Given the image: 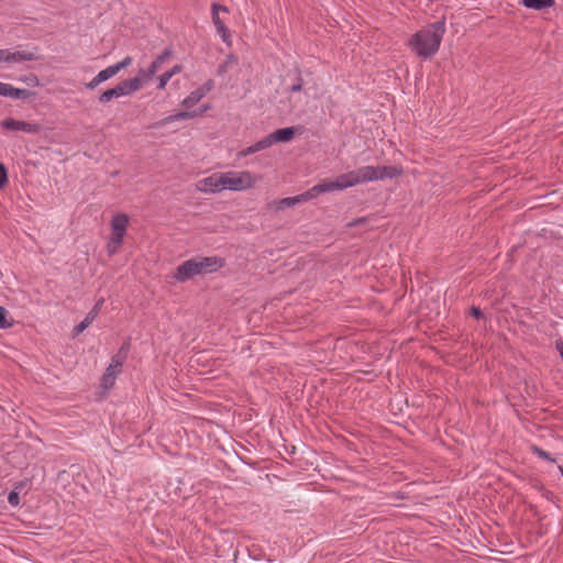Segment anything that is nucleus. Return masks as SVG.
<instances>
[{
  "label": "nucleus",
  "instance_id": "nucleus-1",
  "mask_svg": "<svg viewBox=\"0 0 563 563\" xmlns=\"http://www.w3.org/2000/svg\"><path fill=\"white\" fill-rule=\"evenodd\" d=\"M387 176V166H363L356 170H352L338 176L334 180L324 179L307 190L309 200L316 198L320 194L334 190H343L357 184L371 181L374 179H383Z\"/></svg>",
  "mask_w": 563,
  "mask_h": 563
},
{
  "label": "nucleus",
  "instance_id": "nucleus-2",
  "mask_svg": "<svg viewBox=\"0 0 563 563\" xmlns=\"http://www.w3.org/2000/svg\"><path fill=\"white\" fill-rule=\"evenodd\" d=\"M444 33V21H437L426 29L417 32L412 36L410 45L418 56L429 58L439 51Z\"/></svg>",
  "mask_w": 563,
  "mask_h": 563
},
{
  "label": "nucleus",
  "instance_id": "nucleus-3",
  "mask_svg": "<svg viewBox=\"0 0 563 563\" xmlns=\"http://www.w3.org/2000/svg\"><path fill=\"white\" fill-rule=\"evenodd\" d=\"M225 258L219 256H197L181 263L174 274V278L184 283L197 275L211 274L224 267Z\"/></svg>",
  "mask_w": 563,
  "mask_h": 563
},
{
  "label": "nucleus",
  "instance_id": "nucleus-4",
  "mask_svg": "<svg viewBox=\"0 0 563 563\" xmlns=\"http://www.w3.org/2000/svg\"><path fill=\"white\" fill-rule=\"evenodd\" d=\"M221 179L222 189L240 191L253 186V178L250 172L221 173Z\"/></svg>",
  "mask_w": 563,
  "mask_h": 563
},
{
  "label": "nucleus",
  "instance_id": "nucleus-5",
  "mask_svg": "<svg viewBox=\"0 0 563 563\" xmlns=\"http://www.w3.org/2000/svg\"><path fill=\"white\" fill-rule=\"evenodd\" d=\"M38 47L34 46L32 49L27 51H14L4 49L3 62L13 64V63H24V62H33L40 59L37 54Z\"/></svg>",
  "mask_w": 563,
  "mask_h": 563
},
{
  "label": "nucleus",
  "instance_id": "nucleus-6",
  "mask_svg": "<svg viewBox=\"0 0 563 563\" xmlns=\"http://www.w3.org/2000/svg\"><path fill=\"white\" fill-rule=\"evenodd\" d=\"M0 125L9 131H23L26 133L35 134L41 131V126L37 123H30L26 121L15 120L13 118L4 119Z\"/></svg>",
  "mask_w": 563,
  "mask_h": 563
},
{
  "label": "nucleus",
  "instance_id": "nucleus-7",
  "mask_svg": "<svg viewBox=\"0 0 563 563\" xmlns=\"http://www.w3.org/2000/svg\"><path fill=\"white\" fill-rule=\"evenodd\" d=\"M211 11H212V22H213L218 33L221 35L222 41L228 43L231 34H230L229 29L225 26V24L219 16V11L228 12L229 11L228 8L224 5L218 4V3H212Z\"/></svg>",
  "mask_w": 563,
  "mask_h": 563
},
{
  "label": "nucleus",
  "instance_id": "nucleus-8",
  "mask_svg": "<svg viewBox=\"0 0 563 563\" xmlns=\"http://www.w3.org/2000/svg\"><path fill=\"white\" fill-rule=\"evenodd\" d=\"M221 173L212 174L197 184V189L202 192H220L222 191Z\"/></svg>",
  "mask_w": 563,
  "mask_h": 563
},
{
  "label": "nucleus",
  "instance_id": "nucleus-9",
  "mask_svg": "<svg viewBox=\"0 0 563 563\" xmlns=\"http://www.w3.org/2000/svg\"><path fill=\"white\" fill-rule=\"evenodd\" d=\"M104 302V299L103 298H100L96 303L95 306L91 308V310L87 313V316L85 317V319L78 323L74 329H73V335L76 336V335H79L81 332H84V330H86L93 321L95 319L98 317L99 314V311L102 307Z\"/></svg>",
  "mask_w": 563,
  "mask_h": 563
},
{
  "label": "nucleus",
  "instance_id": "nucleus-10",
  "mask_svg": "<svg viewBox=\"0 0 563 563\" xmlns=\"http://www.w3.org/2000/svg\"><path fill=\"white\" fill-rule=\"evenodd\" d=\"M308 200H309V197L307 196V191H305L303 194H300L295 197H287V198L276 200V201L272 202L269 205V207L273 208L275 211H280L286 208H291V207L296 206L297 203H301V202H305Z\"/></svg>",
  "mask_w": 563,
  "mask_h": 563
},
{
  "label": "nucleus",
  "instance_id": "nucleus-11",
  "mask_svg": "<svg viewBox=\"0 0 563 563\" xmlns=\"http://www.w3.org/2000/svg\"><path fill=\"white\" fill-rule=\"evenodd\" d=\"M118 97L133 93L141 89V81L137 78H129L120 81L113 87Z\"/></svg>",
  "mask_w": 563,
  "mask_h": 563
},
{
  "label": "nucleus",
  "instance_id": "nucleus-12",
  "mask_svg": "<svg viewBox=\"0 0 563 563\" xmlns=\"http://www.w3.org/2000/svg\"><path fill=\"white\" fill-rule=\"evenodd\" d=\"M121 368L112 367V364H109L101 377L100 387L104 391L110 390L114 386L117 376L121 373Z\"/></svg>",
  "mask_w": 563,
  "mask_h": 563
},
{
  "label": "nucleus",
  "instance_id": "nucleus-13",
  "mask_svg": "<svg viewBox=\"0 0 563 563\" xmlns=\"http://www.w3.org/2000/svg\"><path fill=\"white\" fill-rule=\"evenodd\" d=\"M302 130V126H288L274 131L272 133L275 143L289 142L294 139L297 131Z\"/></svg>",
  "mask_w": 563,
  "mask_h": 563
},
{
  "label": "nucleus",
  "instance_id": "nucleus-14",
  "mask_svg": "<svg viewBox=\"0 0 563 563\" xmlns=\"http://www.w3.org/2000/svg\"><path fill=\"white\" fill-rule=\"evenodd\" d=\"M129 217L125 213H117L111 220V232L126 234Z\"/></svg>",
  "mask_w": 563,
  "mask_h": 563
},
{
  "label": "nucleus",
  "instance_id": "nucleus-15",
  "mask_svg": "<svg viewBox=\"0 0 563 563\" xmlns=\"http://www.w3.org/2000/svg\"><path fill=\"white\" fill-rule=\"evenodd\" d=\"M207 93L208 88H197L183 100V106L186 108H191L198 103Z\"/></svg>",
  "mask_w": 563,
  "mask_h": 563
},
{
  "label": "nucleus",
  "instance_id": "nucleus-16",
  "mask_svg": "<svg viewBox=\"0 0 563 563\" xmlns=\"http://www.w3.org/2000/svg\"><path fill=\"white\" fill-rule=\"evenodd\" d=\"M520 4L533 10H544L555 5V0H521Z\"/></svg>",
  "mask_w": 563,
  "mask_h": 563
},
{
  "label": "nucleus",
  "instance_id": "nucleus-17",
  "mask_svg": "<svg viewBox=\"0 0 563 563\" xmlns=\"http://www.w3.org/2000/svg\"><path fill=\"white\" fill-rule=\"evenodd\" d=\"M124 236V234L111 232V236L107 244V251L110 255H113L118 252L123 243Z\"/></svg>",
  "mask_w": 563,
  "mask_h": 563
},
{
  "label": "nucleus",
  "instance_id": "nucleus-18",
  "mask_svg": "<svg viewBox=\"0 0 563 563\" xmlns=\"http://www.w3.org/2000/svg\"><path fill=\"white\" fill-rule=\"evenodd\" d=\"M112 77L111 73H109L108 67L103 70L99 71L97 76H95L88 84H86V88L89 90H93L101 82L110 79Z\"/></svg>",
  "mask_w": 563,
  "mask_h": 563
},
{
  "label": "nucleus",
  "instance_id": "nucleus-19",
  "mask_svg": "<svg viewBox=\"0 0 563 563\" xmlns=\"http://www.w3.org/2000/svg\"><path fill=\"white\" fill-rule=\"evenodd\" d=\"M35 96H36L35 91L15 88L13 86H10L9 92L7 95V97H10L13 99H29V98H33Z\"/></svg>",
  "mask_w": 563,
  "mask_h": 563
},
{
  "label": "nucleus",
  "instance_id": "nucleus-20",
  "mask_svg": "<svg viewBox=\"0 0 563 563\" xmlns=\"http://www.w3.org/2000/svg\"><path fill=\"white\" fill-rule=\"evenodd\" d=\"M238 64V57L234 54H229L225 60L218 66L217 74L219 76L224 75L229 68Z\"/></svg>",
  "mask_w": 563,
  "mask_h": 563
},
{
  "label": "nucleus",
  "instance_id": "nucleus-21",
  "mask_svg": "<svg viewBox=\"0 0 563 563\" xmlns=\"http://www.w3.org/2000/svg\"><path fill=\"white\" fill-rule=\"evenodd\" d=\"M197 113L195 111H180L175 114H170L163 120L164 123L174 122L178 120H187L196 117Z\"/></svg>",
  "mask_w": 563,
  "mask_h": 563
},
{
  "label": "nucleus",
  "instance_id": "nucleus-22",
  "mask_svg": "<svg viewBox=\"0 0 563 563\" xmlns=\"http://www.w3.org/2000/svg\"><path fill=\"white\" fill-rule=\"evenodd\" d=\"M531 451H532L533 454H536L538 457H540L542 460H545V461H549V462H552V463L555 462V459H553L550 455V453H548L543 449L539 448L538 445H532L531 446Z\"/></svg>",
  "mask_w": 563,
  "mask_h": 563
},
{
  "label": "nucleus",
  "instance_id": "nucleus-23",
  "mask_svg": "<svg viewBox=\"0 0 563 563\" xmlns=\"http://www.w3.org/2000/svg\"><path fill=\"white\" fill-rule=\"evenodd\" d=\"M113 98H119V97L117 96L115 90L113 88H110L99 96L98 101L100 103H108Z\"/></svg>",
  "mask_w": 563,
  "mask_h": 563
},
{
  "label": "nucleus",
  "instance_id": "nucleus-24",
  "mask_svg": "<svg viewBox=\"0 0 563 563\" xmlns=\"http://www.w3.org/2000/svg\"><path fill=\"white\" fill-rule=\"evenodd\" d=\"M126 358H128V356L125 354L117 352V354H114L112 356L110 364H112V367L122 369V366H123L124 362L126 361Z\"/></svg>",
  "mask_w": 563,
  "mask_h": 563
},
{
  "label": "nucleus",
  "instance_id": "nucleus-25",
  "mask_svg": "<svg viewBox=\"0 0 563 563\" xmlns=\"http://www.w3.org/2000/svg\"><path fill=\"white\" fill-rule=\"evenodd\" d=\"M275 142L273 141L272 133L266 137L257 141L255 143V147H257L258 152L265 148L271 147Z\"/></svg>",
  "mask_w": 563,
  "mask_h": 563
},
{
  "label": "nucleus",
  "instance_id": "nucleus-26",
  "mask_svg": "<svg viewBox=\"0 0 563 563\" xmlns=\"http://www.w3.org/2000/svg\"><path fill=\"white\" fill-rule=\"evenodd\" d=\"M19 80L23 81L24 84H26L30 87H37L40 85L38 77L34 74H29L26 76H22V77H20Z\"/></svg>",
  "mask_w": 563,
  "mask_h": 563
},
{
  "label": "nucleus",
  "instance_id": "nucleus-27",
  "mask_svg": "<svg viewBox=\"0 0 563 563\" xmlns=\"http://www.w3.org/2000/svg\"><path fill=\"white\" fill-rule=\"evenodd\" d=\"M297 74H298V77H297V81L296 84L291 85L289 87V91L290 92H299L302 90V87H303V80L301 78V71L300 69L297 68Z\"/></svg>",
  "mask_w": 563,
  "mask_h": 563
},
{
  "label": "nucleus",
  "instance_id": "nucleus-28",
  "mask_svg": "<svg viewBox=\"0 0 563 563\" xmlns=\"http://www.w3.org/2000/svg\"><path fill=\"white\" fill-rule=\"evenodd\" d=\"M8 181V169L4 164L0 163V189H2Z\"/></svg>",
  "mask_w": 563,
  "mask_h": 563
},
{
  "label": "nucleus",
  "instance_id": "nucleus-29",
  "mask_svg": "<svg viewBox=\"0 0 563 563\" xmlns=\"http://www.w3.org/2000/svg\"><path fill=\"white\" fill-rule=\"evenodd\" d=\"M173 52L169 47L165 48L164 52L155 58V62L162 66V64L172 56Z\"/></svg>",
  "mask_w": 563,
  "mask_h": 563
},
{
  "label": "nucleus",
  "instance_id": "nucleus-30",
  "mask_svg": "<svg viewBox=\"0 0 563 563\" xmlns=\"http://www.w3.org/2000/svg\"><path fill=\"white\" fill-rule=\"evenodd\" d=\"M170 75L165 71L164 74H162L159 77H158V86L157 88L158 89H165L167 82L170 80Z\"/></svg>",
  "mask_w": 563,
  "mask_h": 563
},
{
  "label": "nucleus",
  "instance_id": "nucleus-31",
  "mask_svg": "<svg viewBox=\"0 0 563 563\" xmlns=\"http://www.w3.org/2000/svg\"><path fill=\"white\" fill-rule=\"evenodd\" d=\"M161 68V65L155 62V59L151 63L148 68L146 69V76L152 77L157 73V70Z\"/></svg>",
  "mask_w": 563,
  "mask_h": 563
},
{
  "label": "nucleus",
  "instance_id": "nucleus-32",
  "mask_svg": "<svg viewBox=\"0 0 563 563\" xmlns=\"http://www.w3.org/2000/svg\"><path fill=\"white\" fill-rule=\"evenodd\" d=\"M134 78L140 79L141 87L143 86V84H145L152 79V77L146 76V69H144V68L139 69L137 75Z\"/></svg>",
  "mask_w": 563,
  "mask_h": 563
},
{
  "label": "nucleus",
  "instance_id": "nucleus-33",
  "mask_svg": "<svg viewBox=\"0 0 563 563\" xmlns=\"http://www.w3.org/2000/svg\"><path fill=\"white\" fill-rule=\"evenodd\" d=\"M5 316L7 310L0 306V329H5L10 327V323L7 322Z\"/></svg>",
  "mask_w": 563,
  "mask_h": 563
},
{
  "label": "nucleus",
  "instance_id": "nucleus-34",
  "mask_svg": "<svg viewBox=\"0 0 563 563\" xmlns=\"http://www.w3.org/2000/svg\"><path fill=\"white\" fill-rule=\"evenodd\" d=\"M8 501L11 506H18L20 503V496L16 492H10L8 495Z\"/></svg>",
  "mask_w": 563,
  "mask_h": 563
},
{
  "label": "nucleus",
  "instance_id": "nucleus-35",
  "mask_svg": "<svg viewBox=\"0 0 563 563\" xmlns=\"http://www.w3.org/2000/svg\"><path fill=\"white\" fill-rule=\"evenodd\" d=\"M404 498H405V495L400 490L394 492V493L389 494V500L393 499V500L397 501V500H400V499H404ZM389 505L399 506V504H397V503L393 504L390 501H389Z\"/></svg>",
  "mask_w": 563,
  "mask_h": 563
},
{
  "label": "nucleus",
  "instance_id": "nucleus-36",
  "mask_svg": "<svg viewBox=\"0 0 563 563\" xmlns=\"http://www.w3.org/2000/svg\"><path fill=\"white\" fill-rule=\"evenodd\" d=\"M470 314L476 319H483L484 318V313L482 312V310L476 307V306H472L471 309H470Z\"/></svg>",
  "mask_w": 563,
  "mask_h": 563
},
{
  "label": "nucleus",
  "instance_id": "nucleus-37",
  "mask_svg": "<svg viewBox=\"0 0 563 563\" xmlns=\"http://www.w3.org/2000/svg\"><path fill=\"white\" fill-rule=\"evenodd\" d=\"M258 152L257 147H255V143L246 148H244L243 151L240 152V156L244 157V156H247V155H251V154H254Z\"/></svg>",
  "mask_w": 563,
  "mask_h": 563
},
{
  "label": "nucleus",
  "instance_id": "nucleus-38",
  "mask_svg": "<svg viewBox=\"0 0 563 563\" xmlns=\"http://www.w3.org/2000/svg\"><path fill=\"white\" fill-rule=\"evenodd\" d=\"M130 349H131V342H130V339L125 340L121 347L119 349V353H122V354H125L126 356L129 355V352H130Z\"/></svg>",
  "mask_w": 563,
  "mask_h": 563
},
{
  "label": "nucleus",
  "instance_id": "nucleus-39",
  "mask_svg": "<svg viewBox=\"0 0 563 563\" xmlns=\"http://www.w3.org/2000/svg\"><path fill=\"white\" fill-rule=\"evenodd\" d=\"M132 62H133V58L131 56H126L121 62H119L118 65L121 69H124V68L129 67L132 64Z\"/></svg>",
  "mask_w": 563,
  "mask_h": 563
},
{
  "label": "nucleus",
  "instance_id": "nucleus-40",
  "mask_svg": "<svg viewBox=\"0 0 563 563\" xmlns=\"http://www.w3.org/2000/svg\"><path fill=\"white\" fill-rule=\"evenodd\" d=\"M10 86L11 85H9V84H4V82L0 81V96L7 97Z\"/></svg>",
  "mask_w": 563,
  "mask_h": 563
},
{
  "label": "nucleus",
  "instance_id": "nucleus-41",
  "mask_svg": "<svg viewBox=\"0 0 563 563\" xmlns=\"http://www.w3.org/2000/svg\"><path fill=\"white\" fill-rule=\"evenodd\" d=\"M108 69H109V73H111L112 77H113L114 75H117L120 70H122V69L119 67L118 63H117V64H113V65L108 66Z\"/></svg>",
  "mask_w": 563,
  "mask_h": 563
},
{
  "label": "nucleus",
  "instance_id": "nucleus-42",
  "mask_svg": "<svg viewBox=\"0 0 563 563\" xmlns=\"http://www.w3.org/2000/svg\"><path fill=\"white\" fill-rule=\"evenodd\" d=\"M183 69V66L181 65H175L170 70H168L167 73L170 75V77H173L174 75L180 73Z\"/></svg>",
  "mask_w": 563,
  "mask_h": 563
},
{
  "label": "nucleus",
  "instance_id": "nucleus-43",
  "mask_svg": "<svg viewBox=\"0 0 563 563\" xmlns=\"http://www.w3.org/2000/svg\"><path fill=\"white\" fill-rule=\"evenodd\" d=\"M555 347L559 351L561 358L563 360V341L562 340H558L555 342Z\"/></svg>",
  "mask_w": 563,
  "mask_h": 563
},
{
  "label": "nucleus",
  "instance_id": "nucleus-44",
  "mask_svg": "<svg viewBox=\"0 0 563 563\" xmlns=\"http://www.w3.org/2000/svg\"><path fill=\"white\" fill-rule=\"evenodd\" d=\"M399 174H400V170L397 167L389 166V178L398 176Z\"/></svg>",
  "mask_w": 563,
  "mask_h": 563
},
{
  "label": "nucleus",
  "instance_id": "nucleus-45",
  "mask_svg": "<svg viewBox=\"0 0 563 563\" xmlns=\"http://www.w3.org/2000/svg\"><path fill=\"white\" fill-rule=\"evenodd\" d=\"M212 80H209L208 82L203 84L202 86H200L199 88H208V92L211 90L212 88Z\"/></svg>",
  "mask_w": 563,
  "mask_h": 563
},
{
  "label": "nucleus",
  "instance_id": "nucleus-46",
  "mask_svg": "<svg viewBox=\"0 0 563 563\" xmlns=\"http://www.w3.org/2000/svg\"><path fill=\"white\" fill-rule=\"evenodd\" d=\"M4 49H0V63L3 62Z\"/></svg>",
  "mask_w": 563,
  "mask_h": 563
},
{
  "label": "nucleus",
  "instance_id": "nucleus-47",
  "mask_svg": "<svg viewBox=\"0 0 563 563\" xmlns=\"http://www.w3.org/2000/svg\"><path fill=\"white\" fill-rule=\"evenodd\" d=\"M360 222H362V219H358V220H356V221L352 222V225H355V224H357V223H360Z\"/></svg>",
  "mask_w": 563,
  "mask_h": 563
},
{
  "label": "nucleus",
  "instance_id": "nucleus-48",
  "mask_svg": "<svg viewBox=\"0 0 563 563\" xmlns=\"http://www.w3.org/2000/svg\"><path fill=\"white\" fill-rule=\"evenodd\" d=\"M360 222H362V219H358V220H356V221L352 222V225H355V224H357V223H360Z\"/></svg>",
  "mask_w": 563,
  "mask_h": 563
},
{
  "label": "nucleus",
  "instance_id": "nucleus-49",
  "mask_svg": "<svg viewBox=\"0 0 563 563\" xmlns=\"http://www.w3.org/2000/svg\"><path fill=\"white\" fill-rule=\"evenodd\" d=\"M360 222H362V219H358V220H356V221L352 222V225H355V224H357V223H360Z\"/></svg>",
  "mask_w": 563,
  "mask_h": 563
},
{
  "label": "nucleus",
  "instance_id": "nucleus-50",
  "mask_svg": "<svg viewBox=\"0 0 563 563\" xmlns=\"http://www.w3.org/2000/svg\"><path fill=\"white\" fill-rule=\"evenodd\" d=\"M360 222H362V219H358V220H356V221L352 222V225H355V224H357V223H360Z\"/></svg>",
  "mask_w": 563,
  "mask_h": 563
},
{
  "label": "nucleus",
  "instance_id": "nucleus-51",
  "mask_svg": "<svg viewBox=\"0 0 563 563\" xmlns=\"http://www.w3.org/2000/svg\"><path fill=\"white\" fill-rule=\"evenodd\" d=\"M559 471H560V473H561V474H562V476H563V466H561V465H560V466H559Z\"/></svg>",
  "mask_w": 563,
  "mask_h": 563
},
{
  "label": "nucleus",
  "instance_id": "nucleus-52",
  "mask_svg": "<svg viewBox=\"0 0 563 563\" xmlns=\"http://www.w3.org/2000/svg\"><path fill=\"white\" fill-rule=\"evenodd\" d=\"M207 109H208V108H207V107H205V108L200 111V113H202V112L207 111Z\"/></svg>",
  "mask_w": 563,
  "mask_h": 563
}]
</instances>
